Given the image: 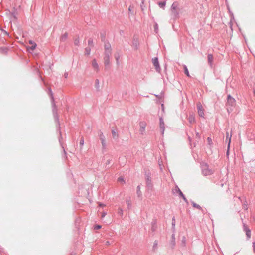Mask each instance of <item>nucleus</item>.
Instances as JSON below:
<instances>
[{
  "label": "nucleus",
  "mask_w": 255,
  "mask_h": 255,
  "mask_svg": "<svg viewBox=\"0 0 255 255\" xmlns=\"http://www.w3.org/2000/svg\"><path fill=\"white\" fill-rule=\"evenodd\" d=\"M29 43L30 44H31V46L30 47H27V49L28 50H31L32 51L34 50L35 49L36 47V44L35 42H34L32 41H31V40H30L29 41Z\"/></svg>",
  "instance_id": "6e6552de"
},
{
  "label": "nucleus",
  "mask_w": 255,
  "mask_h": 255,
  "mask_svg": "<svg viewBox=\"0 0 255 255\" xmlns=\"http://www.w3.org/2000/svg\"><path fill=\"white\" fill-rule=\"evenodd\" d=\"M246 235L247 236V237L248 238H250V237H251V232H250V230H248V231H247V232H246Z\"/></svg>",
  "instance_id": "4be33fe9"
},
{
  "label": "nucleus",
  "mask_w": 255,
  "mask_h": 255,
  "mask_svg": "<svg viewBox=\"0 0 255 255\" xmlns=\"http://www.w3.org/2000/svg\"><path fill=\"white\" fill-rule=\"evenodd\" d=\"M128 205H130V203L129 201L128 202Z\"/></svg>",
  "instance_id": "72a5a7b5"
},
{
  "label": "nucleus",
  "mask_w": 255,
  "mask_h": 255,
  "mask_svg": "<svg viewBox=\"0 0 255 255\" xmlns=\"http://www.w3.org/2000/svg\"><path fill=\"white\" fill-rule=\"evenodd\" d=\"M104 143H105V140L104 139H102V145H104Z\"/></svg>",
  "instance_id": "c756f323"
},
{
  "label": "nucleus",
  "mask_w": 255,
  "mask_h": 255,
  "mask_svg": "<svg viewBox=\"0 0 255 255\" xmlns=\"http://www.w3.org/2000/svg\"><path fill=\"white\" fill-rule=\"evenodd\" d=\"M194 207H197V205H194Z\"/></svg>",
  "instance_id": "f704fd0d"
},
{
  "label": "nucleus",
  "mask_w": 255,
  "mask_h": 255,
  "mask_svg": "<svg viewBox=\"0 0 255 255\" xmlns=\"http://www.w3.org/2000/svg\"><path fill=\"white\" fill-rule=\"evenodd\" d=\"M189 121L190 123H192L195 122V117L193 115H191L189 117Z\"/></svg>",
  "instance_id": "4468645a"
},
{
  "label": "nucleus",
  "mask_w": 255,
  "mask_h": 255,
  "mask_svg": "<svg viewBox=\"0 0 255 255\" xmlns=\"http://www.w3.org/2000/svg\"><path fill=\"white\" fill-rule=\"evenodd\" d=\"M86 51H87V52L88 53V54H89V53H90L89 51L87 49H86Z\"/></svg>",
  "instance_id": "473e14b6"
},
{
  "label": "nucleus",
  "mask_w": 255,
  "mask_h": 255,
  "mask_svg": "<svg viewBox=\"0 0 255 255\" xmlns=\"http://www.w3.org/2000/svg\"><path fill=\"white\" fill-rule=\"evenodd\" d=\"M106 212H102L101 214V218H104L106 216Z\"/></svg>",
  "instance_id": "a878e982"
},
{
  "label": "nucleus",
  "mask_w": 255,
  "mask_h": 255,
  "mask_svg": "<svg viewBox=\"0 0 255 255\" xmlns=\"http://www.w3.org/2000/svg\"><path fill=\"white\" fill-rule=\"evenodd\" d=\"M184 69L185 74L187 76L190 77V74H189V71H188V69H187V67L186 66H184Z\"/></svg>",
  "instance_id": "f3484780"
},
{
  "label": "nucleus",
  "mask_w": 255,
  "mask_h": 255,
  "mask_svg": "<svg viewBox=\"0 0 255 255\" xmlns=\"http://www.w3.org/2000/svg\"><path fill=\"white\" fill-rule=\"evenodd\" d=\"M158 5L159 6L161 7V8H163L166 5V2L165 1H163V2H159L158 3Z\"/></svg>",
  "instance_id": "2eb2a0df"
},
{
  "label": "nucleus",
  "mask_w": 255,
  "mask_h": 255,
  "mask_svg": "<svg viewBox=\"0 0 255 255\" xmlns=\"http://www.w3.org/2000/svg\"><path fill=\"white\" fill-rule=\"evenodd\" d=\"M231 137H232V135L229 136V133L228 132L226 133V140H228V141H229L228 146V149L229 148L230 145L231 143Z\"/></svg>",
  "instance_id": "f8f14e48"
},
{
  "label": "nucleus",
  "mask_w": 255,
  "mask_h": 255,
  "mask_svg": "<svg viewBox=\"0 0 255 255\" xmlns=\"http://www.w3.org/2000/svg\"><path fill=\"white\" fill-rule=\"evenodd\" d=\"M194 207H197V205H194Z\"/></svg>",
  "instance_id": "c9c22d12"
},
{
  "label": "nucleus",
  "mask_w": 255,
  "mask_h": 255,
  "mask_svg": "<svg viewBox=\"0 0 255 255\" xmlns=\"http://www.w3.org/2000/svg\"><path fill=\"white\" fill-rule=\"evenodd\" d=\"M101 228L100 225H97L94 227V229H99Z\"/></svg>",
  "instance_id": "393cba45"
},
{
  "label": "nucleus",
  "mask_w": 255,
  "mask_h": 255,
  "mask_svg": "<svg viewBox=\"0 0 255 255\" xmlns=\"http://www.w3.org/2000/svg\"><path fill=\"white\" fill-rule=\"evenodd\" d=\"M160 128L161 130L162 134H163L165 130V124L162 118L160 119Z\"/></svg>",
  "instance_id": "423d86ee"
},
{
  "label": "nucleus",
  "mask_w": 255,
  "mask_h": 255,
  "mask_svg": "<svg viewBox=\"0 0 255 255\" xmlns=\"http://www.w3.org/2000/svg\"><path fill=\"white\" fill-rule=\"evenodd\" d=\"M106 244L107 245H109L110 244V242L109 241H107L106 243Z\"/></svg>",
  "instance_id": "2f4dec72"
},
{
  "label": "nucleus",
  "mask_w": 255,
  "mask_h": 255,
  "mask_svg": "<svg viewBox=\"0 0 255 255\" xmlns=\"http://www.w3.org/2000/svg\"><path fill=\"white\" fill-rule=\"evenodd\" d=\"M84 139L83 138H81V140H80V145L81 146H83L84 145Z\"/></svg>",
  "instance_id": "b1692460"
},
{
  "label": "nucleus",
  "mask_w": 255,
  "mask_h": 255,
  "mask_svg": "<svg viewBox=\"0 0 255 255\" xmlns=\"http://www.w3.org/2000/svg\"><path fill=\"white\" fill-rule=\"evenodd\" d=\"M152 63L155 67V68L157 72H160L161 69L159 66V63L158 62V59L157 58H154L152 59Z\"/></svg>",
  "instance_id": "7ed1b4c3"
},
{
  "label": "nucleus",
  "mask_w": 255,
  "mask_h": 255,
  "mask_svg": "<svg viewBox=\"0 0 255 255\" xmlns=\"http://www.w3.org/2000/svg\"><path fill=\"white\" fill-rule=\"evenodd\" d=\"M105 54H111V45L109 43L105 44Z\"/></svg>",
  "instance_id": "39448f33"
},
{
  "label": "nucleus",
  "mask_w": 255,
  "mask_h": 255,
  "mask_svg": "<svg viewBox=\"0 0 255 255\" xmlns=\"http://www.w3.org/2000/svg\"><path fill=\"white\" fill-rule=\"evenodd\" d=\"M178 192H179V195L182 197H183V198L184 199V200H186V198L185 197L184 195H183V194L182 193V192H181V191L180 189H178Z\"/></svg>",
  "instance_id": "a211bd4d"
},
{
  "label": "nucleus",
  "mask_w": 255,
  "mask_h": 255,
  "mask_svg": "<svg viewBox=\"0 0 255 255\" xmlns=\"http://www.w3.org/2000/svg\"><path fill=\"white\" fill-rule=\"evenodd\" d=\"M99 206L100 207H103L105 206V205L104 204H103L102 203H99Z\"/></svg>",
  "instance_id": "cd10ccee"
},
{
  "label": "nucleus",
  "mask_w": 255,
  "mask_h": 255,
  "mask_svg": "<svg viewBox=\"0 0 255 255\" xmlns=\"http://www.w3.org/2000/svg\"><path fill=\"white\" fill-rule=\"evenodd\" d=\"M157 244H158V243H157V242L155 241V242H154V247H155V246H156H156H157Z\"/></svg>",
  "instance_id": "c85d7f7f"
},
{
  "label": "nucleus",
  "mask_w": 255,
  "mask_h": 255,
  "mask_svg": "<svg viewBox=\"0 0 255 255\" xmlns=\"http://www.w3.org/2000/svg\"><path fill=\"white\" fill-rule=\"evenodd\" d=\"M202 173L204 176H209L214 173V170L209 168L208 165L206 163H202L201 164Z\"/></svg>",
  "instance_id": "f257e3e1"
},
{
  "label": "nucleus",
  "mask_w": 255,
  "mask_h": 255,
  "mask_svg": "<svg viewBox=\"0 0 255 255\" xmlns=\"http://www.w3.org/2000/svg\"><path fill=\"white\" fill-rule=\"evenodd\" d=\"M67 38V34H64V35H63L61 37V40H65Z\"/></svg>",
  "instance_id": "412c9836"
},
{
  "label": "nucleus",
  "mask_w": 255,
  "mask_h": 255,
  "mask_svg": "<svg viewBox=\"0 0 255 255\" xmlns=\"http://www.w3.org/2000/svg\"><path fill=\"white\" fill-rule=\"evenodd\" d=\"M78 42H79V40H75V43L76 45L78 44Z\"/></svg>",
  "instance_id": "7c9ffc66"
},
{
  "label": "nucleus",
  "mask_w": 255,
  "mask_h": 255,
  "mask_svg": "<svg viewBox=\"0 0 255 255\" xmlns=\"http://www.w3.org/2000/svg\"><path fill=\"white\" fill-rule=\"evenodd\" d=\"M208 62L210 65H212L213 62V56L212 54H208Z\"/></svg>",
  "instance_id": "9b49d317"
},
{
  "label": "nucleus",
  "mask_w": 255,
  "mask_h": 255,
  "mask_svg": "<svg viewBox=\"0 0 255 255\" xmlns=\"http://www.w3.org/2000/svg\"><path fill=\"white\" fill-rule=\"evenodd\" d=\"M177 6H178V5L176 3H173L172 5V6H171V8L173 10H176L177 8Z\"/></svg>",
  "instance_id": "dca6fc26"
},
{
  "label": "nucleus",
  "mask_w": 255,
  "mask_h": 255,
  "mask_svg": "<svg viewBox=\"0 0 255 255\" xmlns=\"http://www.w3.org/2000/svg\"><path fill=\"white\" fill-rule=\"evenodd\" d=\"M207 141H208V144L209 145H211L212 144V140L211 138L208 137L207 138Z\"/></svg>",
  "instance_id": "6ab92c4d"
},
{
  "label": "nucleus",
  "mask_w": 255,
  "mask_h": 255,
  "mask_svg": "<svg viewBox=\"0 0 255 255\" xmlns=\"http://www.w3.org/2000/svg\"><path fill=\"white\" fill-rule=\"evenodd\" d=\"M194 207H197V205H194Z\"/></svg>",
  "instance_id": "e433bc0d"
},
{
  "label": "nucleus",
  "mask_w": 255,
  "mask_h": 255,
  "mask_svg": "<svg viewBox=\"0 0 255 255\" xmlns=\"http://www.w3.org/2000/svg\"><path fill=\"white\" fill-rule=\"evenodd\" d=\"M112 136H113V138L114 139H117L118 137V133H117V132H116L114 130H112Z\"/></svg>",
  "instance_id": "ddd939ff"
},
{
  "label": "nucleus",
  "mask_w": 255,
  "mask_h": 255,
  "mask_svg": "<svg viewBox=\"0 0 255 255\" xmlns=\"http://www.w3.org/2000/svg\"><path fill=\"white\" fill-rule=\"evenodd\" d=\"M118 181L119 182H122V183H124V179H123L122 177H119V178H118Z\"/></svg>",
  "instance_id": "5701e85b"
},
{
  "label": "nucleus",
  "mask_w": 255,
  "mask_h": 255,
  "mask_svg": "<svg viewBox=\"0 0 255 255\" xmlns=\"http://www.w3.org/2000/svg\"><path fill=\"white\" fill-rule=\"evenodd\" d=\"M118 214H119L120 215H122L123 214V210L121 208H119L118 211Z\"/></svg>",
  "instance_id": "aec40b11"
},
{
  "label": "nucleus",
  "mask_w": 255,
  "mask_h": 255,
  "mask_svg": "<svg viewBox=\"0 0 255 255\" xmlns=\"http://www.w3.org/2000/svg\"><path fill=\"white\" fill-rule=\"evenodd\" d=\"M227 102H228V104L230 105L231 106H234L235 103V100L231 96L229 95L228 96Z\"/></svg>",
  "instance_id": "0eeeda50"
},
{
  "label": "nucleus",
  "mask_w": 255,
  "mask_h": 255,
  "mask_svg": "<svg viewBox=\"0 0 255 255\" xmlns=\"http://www.w3.org/2000/svg\"><path fill=\"white\" fill-rule=\"evenodd\" d=\"M197 107H198V115L201 117H204V109H203L202 106L201 105V104H198L197 105Z\"/></svg>",
  "instance_id": "20e7f679"
},
{
  "label": "nucleus",
  "mask_w": 255,
  "mask_h": 255,
  "mask_svg": "<svg viewBox=\"0 0 255 255\" xmlns=\"http://www.w3.org/2000/svg\"><path fill=\"white\" fill-rule=\"evenodd\" d=\"M146 126L147 123L144 121H141L139 123V132L141 135H143L145 134Z\"/></svg>",
  "instance_id": "f03ea898"
},
{
  "label": "nucleus",
  "mask_w": 255,
  "mask_h": 255,
  "mask_svg": "<svg viewBox=\"0 0 255 255\" xmlns=\"http://www.w3.org/2000/svg\"><path fill=\"white\" fill-rule=\"evenodd\" d=\"M105 57L104 58V63L106 65H107L109 64V63H110L109 58H110V56L111 54H105Z\"/></svg>",
  "instance_id": "1a4fd4ad"
},
{
  "label": "nucleus",
  "mask_w": 255,
  "mask_h": 255,
  "mask_svg": "<svg viewBox=\"0 0 255 255\" xmlns=\"http://www.w3.org/2000/svg\"><path fill=\"white\" fill-rule=\"evenodd\" d=\"M92 65L93 68L95 70H96V71L98 70V68H99L98 64H97L96 61L95 59L92 60Z\"/></svg>",
  "instance_id": "9d476101"
},
{
  "label": "nucleus",
  "mask_w": 255,
  "mask_h": 255,
  "mask_svg": "<svg viewBox=\"0 0 255 255\" xmlns=\"http://www.w3.org/2000/svg\"><path fill=\"white\" fill-rule=\"evenodd\" d=\"M154 28L155 31H157L158 30V25L157 24H155L154 26Z\"/></svg>",
  "instance_id": "bb28decb"
}]
</instances>
